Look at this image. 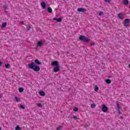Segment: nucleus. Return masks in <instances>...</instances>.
I'll return each mask as SVG.
<instances>
[{"mask_svg":"<svg viewBox=\"0 0 130 130\" xmlns=\"http://www.w3.org/2000/svg\"><path fill=\"white\" fill-rule=\"evenodd\" d=\"M28 67L30 70H33L35 72H39L40 71V67L37 66L34 62H32L30 64H29Z\"/></svg>","mask_w":130,"mask_h":130,"instance_id":"1","label":"nucleus"},{"mask_svg":"<svg viewBox=\"0 0 130 130\" xmlns=\"http://www.w3.org/2000/svg\"><path fill=\"white\" fill-rule=\"evenodd\" d=\"M79 40L82 41L83 42H85V43H88V42H90V41H91V40L88 39L87 37L83 35H81L79 37Z\"/></svg>","mask_w":130,"mask_h":130,"instance_id":"2","label":"nucleus"},{"mask_svg":"<svg viewBox=\"0 0 130 130\" xmlns=\"http://www.w3.org/2000/svg\"><path fill=\"white\" fill-rule=\"evenodd\" d=\"M60 70V66H55L53 68V72L54 73H57V72H59V70Z\"/></svg>","mask_w":130,"mask_h":130,"instance_id":"3","label":"nucleus"},{"mask_svg":"<svg viewBox=\"0 0 130 130\" xmlns=\"http://www.w3.org/2000/svg\"><path fill=\"white\" fill-rule=\"evenodd\" d=\"M102 110L103 112H107L108 111V107L105 104L103 105Z\"/></svg>","mask_w":130,"mask_h":130,"instance_id":"4","label":"nucleus"},{"mask_svg":"<svg viewBox=\"0 0 130 130\" xmlns=\"http://www.w3.org/2000/svg\"><path fill=\"white\" fill-rule=\"evenodd\" d=\"M51 66L53 67H57L59 66V64H58V61H54L51 62Z\"/></svg>","mask_w":130,"mask_h":130,"instance_id":"5","label":"nucleus"},{"mask_svg":"<svg viewBox=\"0 0 130 130\" xmlns=\"http://www.w3.org/2000/svg\"><path fill=\"white\" fill-rule=\"evenodd\" d=\"M124 26H125L126 27H127V26H128V23H129V19L128 18H127V19H125L124 20Z\"/></svg>","mask_w":130,"mask_h":130,"instance_id":"6","label":"nucleus"},{"mask_svg":"<svg viewBox=\"0 0 130 130\" xmlns=\"http://www.w3.org/2000/svg\"><path fill=\"white\" fill-rule=\"evenodd\" d=\"M41 6L42 9H43L44 10H45V9H46V3H45V2H42L41 3Z\"/></svg>","mask_w":130,"mask_h":130,"instance_id":"7","label":"nucleus"},{"mask_svg":"<svg viewBox=\"0 0 130 130\" xmlns=\"http://www.w3.org/2000/svg\"><path fill=\"white\" fill-rule=\"evenodd\" d=\"M77 11L78 12H86V9L85 8H78L77 9Z\"/></svg>","mask_w":130,"mask_h":130,"instance_id":"8","label":"nucleus"},{"mask_svg":"<svg viewBox=\"0 0 130 130\" xmlns=\"http://www.w3.org/2000/svg\"><path fill=\"white\" fill-rule=\"evenodd\" d=\"M35 63L36 64H39V65L42 64V63H41V62H40V61H39V60L38 59H36L35 60Z\"/></svg>","mask_w":130,"mask_h":130,"instance_id":"9","label":"nucleus"},{"mask_svg":"<svg viewBox=\"0 0 130 130\" xmlns=\"http://www.w3.org/2000/svg\"><path fill=\"white\" fill-rule=\"evenodd\" d=\"M43 45V42L41 41H40L38 42V46L41 47Z\"/></svg>","mask_w":130,"mask_h":130,"instance_id":"10","label":"nucleus"},{"mask_svg":"<svg viewBox=\"0 0 130 130\" xmlns=\"http://www.w3.org/2000/svg\"><path fill=\"white\" fill-rule=\"evenodd\" d=\"M8 24V23L7 22H3L2 23V25L1 26V28H6V27H7V25Z\"/></svg>","mask_w":130,"mask_h":130,"instance_id":"11","label":"nucleus"},{"mask_svg":"<svg viewBox=\"0 0 130 130\" xmlns=\"http://www.w3.org/2000/svg\"><path fill=\"white\" fill-rule=\"evenodd\" d=\"M39 94L40 95V96H45V92H44V91H40L39 92Z\"/></svg>","mask_w":130,"mask_h":130,"instance_id":"12","label":"nucleus"},{"mask_svg":"<svg viewBox=\"0 0 130 130\" xmlns=\"http://www.w3.org/2000/svg\"><path fill=\"white\" fill-rule=\"evenodd\" d=\"M47 12L50 13H52V8L51 7H48Z\"/></svg>","mask_w":130,"mask_h":130,"instance_id":"13","label":"nucleus"},{"mask_svg":"<svg viewBox=\"0 0 130 130\" xmlns=\"http://www.w3.org/2000/svg\"><path fill=\"white\" fill-rule=\"evenodd\" d=\"M105 82L107 83V84H111L112 81L111 80L108 79L105 80Z\"/></svg>","mask_w":130,"mask_h":130,"instance_id":"14","label":"nucleus"},{"mask_svg":"<svg viewBox=\"0 0 130 130\" xmlns=\"http://www.w3.org/2000/svg\"><path fill=\"white\" fill-rule=\"evenodd\" d=\"M123 4L125 5V6H127L129 4L128 0H123Z\"/></svg>","mask_w":130,"mask_h":130,"instance_id":"15","label":"nucleus"},{"mask_svg":"<svg viewBox=\"0 0 130 130\" xmlns=\"http://www.w3.org/2000/svg\"><path fill=\"white\" fill-rule=\"evenodd\" d=\"M18 91L20 93H22V92H24V88L22 87H19Z\"/></svg>","mask_w":130,"mask_h":130,"instance_id":"16","label":"nucleus"},{"mask_svg":"<svg viewBox=\"0 0 130 130\" xmlns=\"http://www.w3.org/2000/svg\"><path fill=\"white\" fill-rule=\"evenodd\" d=\"M118 17L119 18V19H122V13H120L118 14Z\"/></svg>","mask_w":130,"mask_h":130,"instance_id":"17","label":"nucleus"},{"mask_svg":"<svg viewBox=\"0 0 130 130\" xmlns=\"http://www.w3.org/2000/svg\"><path fill=\"white\" fill-rule=\"evenodd\" d=\"M10 67H11V64H10V63H7L5 64L6 69H10Z\"/></svg>","mask_w":130,"mask_h":130,"instance_id":"18","label":"nucleus"},{"mask_svg":"<svg viewBox=\"0 0 130 130\" xmlns=\"http://www.w3.org/2000/svg\"><path fill=\"white\" fill-rule=\"evenodd\" d=\"M116 109H121V107H120L119 103H117Z\"/></svg>","mask_w":130,"mask_h":130,"instance_id":"19","label":"nucleus"},{"mask_svg":"<svg viewBox=\"0 0 130 130\" xmlns=\"http://www.w3.org/2000/svg\"><path fill=\"white\" fill-rule=\"evenodd\" d=\"M99 90V87H98L97 85H95L94 87V91H95V92H98Z\"/></svg>","mask_w":130,"mask_h":130,"instance_id":"20","label":"nucleus"},{"mask_svg":"<svg viewBox=\"0 0 130 130\" xmlns=\"http://www.w3.org/2000/svg\"><path fill=\"white\" fill-rule=\"evenodd\" d=\"M62 21V18H57V22L60 23Z\"/></svg>","mask_w":130,"mask_h":130,"instance_id":"21","label":"nucleus"},{"mask_svg":"<svg viewBox=\"0 0 130 130\" xmlns=\"http://www.w3.org/2000/svg\"><path fill=\"white\" fill-rule=\"evenodd\" d=\"M22 129V127H20V126H16L15 127V130H21Z\"/></svg>","mask_w":130,"mask_h":130,"instance_id":"22","label":"nucleus"},{"mask_svg":"<svg viewBox=\"0 0 130 130\" xmlns=\"http://www.w3.org/2000/svg\"><path fill=\"white\" fill-rule=\"evenodd\" d=\"M120 109H116V110H117V112H118V114H119L120 115H121V114H122V113H121V112H120Z\"/></svg>","mask_w":130,"mask_h":130,"instance_id":"23","label":"nucleus"},{"mask_svg":"<svg viewBox=\"0 0 130 130\" xmlns=\"http://www.w3.org/2000/svg\"><path fill=\"white\" fill-rule=\"evenodd\" d=\"M26 30L27 31H30V30H31V26L28 25L26 28Z\"/></svg>","mask_w":130,"mask_h":130,"instance_id":"24","label":"nucleus"},{"mask_svg":"<svg viewBox=\"0 0 130 130\" xmlns=\"http://www.w3.org/2000/svg\"><path fill=\"white\" fill-rule=\"evenodd\" d=\"M91 108H95V107H96V105L95 104H91Z\"/></svg>","mask_w":130,"mask_h":130,"instance_id":"25","label":"nucleus"},{"mask_svg":"<svg viewBox=\"0 0 130 130\" xmlns=\"http://www.w3.org/2000/svg\"><path fill=\"white\" fill-rule=\"evenodd\" d=\"M73 110L75 112H77L79 110V109L77 107H75L73 109Z\"/></svg>","mask_w":130,"mask_h":130,"instance_id":"26","label":"nucleus"},{"mask_svg":"<svg viewBox=\"0 0 130 130\" xmlns=\"http://www.w3.org/2000/svg\"><path fill=\"white\" fill-rule=\"evenodd\" d=\"M15 101H16V102H20V99H19V98H18L17 96L15 97Z\"/></svg>","mask_w":130,"mask_h":130,"instance_id":"27","label":"nucleus"},{"mask_svg":"<svg viewBox=\"0 0 130 130\" xmlns=\"http://www.w3.org/2000/svg\"><path fill=\"white\" fill-rule=\"evenodd\" d=\"M38 107H42V104L39 103L38 104Z\"/></svg>","mask_w":130,"mask_h":130,"instance_id":"28","label":"nucleus"},{"mask_svg":"<svg viewBox=\"0 0 130 130\" xmlns=\"http://www.w3.org/2000/svg\"><path fill=\"white\" fill-rule=\"evenodd\" d=\"M60 129H61V126H58L57 127V130H60Z\"/></svg>","mask_w":130,"mask_h":130,"instance_id":"29","label":"nucleus"},{"mask_svg":"<svg viewBox=\"0 0 130 130\" xmlns=\"http://www.w3.org/2000/svg\"><path fill=\"white\" fill-rule=\"evenodd\" d=\"M103 12L102 11H100L99 13V16H103Z\"/></svg>","mask_w":130,"mask_h":130,"instance_id":"30","label":"nucleus"},{"mask_svg":"<svg viewBox=\"0 0 130 130\" xmlns=\"http://www.w3.org/2000/svg\"><path fill=\"white\" fill-rule=\"evenodd\" d=\"M20 108L22 109H25V107L23 105H20Z\"/></svg>","mask_w":130,"mask_h":130,"instance_id":"31","label":"nucleus"},{"mask_svg":"<svg viewBox=\"0 0 130 130\" xmlns=\"http://www.w3.org/2000/svg\"><path fill=\"white\" fill-rule=\"evenodd\" d=\"M73 119H75V120H77V119H78V117H77L76 116H74Z\"/></svg>","mask_w":130,"mask_h":130,"instance_id":"32","label":"nucleus"},{"mask_svg":"<svg viewBox=\"0 0 130 130\" xmlns=\"http://www.w3.org/2000/svg\"><path fill=\"white\" fill-rule=\"evenodd\" d=\"M105 2H106V3H110V2H111V0H105Z\"/></svg>","mask_w":130,"mask_h":130,"instance_id":"33","label":"nucleus"},{"mask_svg":"<svg viewBox=\"0 0 130 130\" xmlns=\"http://www.w3.org/2000/svg\"><path fill=\"white\" fill-rule=\"evenodd\" d=\"M3 8H4V9H5V10H7V8H8V6H7V5H4Z\"/></svg>","mask_w":130,"mask_h":130,"instance_id":"34","label":"nucleus"},{"mask_svg":"<svg viewBox=\"0 0 130 130\" xmlns=\"http://www.w3.org/2000/svg\"><path fill=\"white\" fill-rule=\"evenodd\" d=\"M91 45L92 46H94V45H95V43H94V42L92 43L91 44Z\"/></svg>","mask_w":130,"mask_h":130,"instance_id":"35","label":"nucleus"},{"mask_svg":"<svg viewBox=\"0 0 130 130\" xmlns=\"http://www.w3.org/2000/svg\"><path fill=\"white\" fill-rule=\"evenodd\" d=\"M88 126H89V125H88V124H85L84 125V127H85V128H87V127H88Z\"/></svg>","mask_w":130,"mask_h":130,"instance_id":"36","label":"nucleus"},{"mask_svg":"<svg viewBox=\"0 0 130 130\" xmlns=\"http://www.w3.org/2000/svg\"><path fill=\"white\" fill-rule=\"evenodd\" d=\"M53 20L54 21H57V18H53Z\"/></svg>","mask_w":130,"mask_h":130,"instance_id":"37","label":"nucleus"},{"mask_svg":"<svg viewBox=\"0 0 130 130\" xmlns=\"http://www.w3.org/2000/svg\"><path fill=\"white\" fill-rule=\"evenodd\" d=\"M2 64H3V62L0 61V67H2Z\"/></svg>","mask_w":130,"mask_h":130,"instance_id":"38","label":"nucleus"},{"mask_svg":"<svg viewBox=\"0 0 130 130\" xmlns=\"http://www.w3.org/2000/svg\"><path fill=\"white\" fill-rule=\"evenodd\" d=\"M20 23H21V24H22V25H24V21H21Z\"/></svg>","mask_w":130,"mask_h":130,"instance_id":"39","label":"nucleus"},{"mask_svg":"<svg viewBox=\"0 0 130 130\" xmlns=\"http://www.w3.org/2000/svg\"><path fill=\"white\" fill-rule=\"evenodd\" d=\"M112 76H108V78H112Z\"/></svg>","mask_w":130,"mask_h":130,"instance_id":"40","label":"nucleus"},{"mask_svg":"<svg viewBox=\"0 0 130 130\" xmlns=\"http://www.w3.org/2000/svg\"><path fill=\"white\" fill-rule=\"evenodd\" d=\"M66 53H67V54H69V52H67Z\"/></svg>","mask_w":130,"mask_h":130,"instance_id":"41","label":"nucleus"},{"mask_svg":"<svg viewBox=\"0 0 130 130\" xmlns=\"http://www.w3.org/2000/svg\"><path fill=\"white\" fill-rule=\"evenodd\" d=\"M0 98H2V95L0 94Z\"/></svg>","mask_w":130,"mask_h":130,"instance_id":"42","label":"nucleus"},{"mask_svg":"<svg viewBox=\"0 0 130 130\" xmlns=\"http://www.w3.org/2000/svg\"><path fill=\"white\" fill-rule=\"evenodd\" d=\"M0 130H2V127H0Z\"/></svg>","mask_w":130,"mask_h":130,"instance_id":"43","label":"nucleus"},{"mask_svg":"<svg viewBox=\"0 0 130 130\" xmlns=\"http://www.w3.org/2000/svg\"><path fill=\"white\" fill-rule=\"evenodd\" d=\"M129 8H130V5H129Z\"/></svg>","mask_w":130,"mask_h":130,"instance_id":"44","label":"nucleus"}]
</instances>
